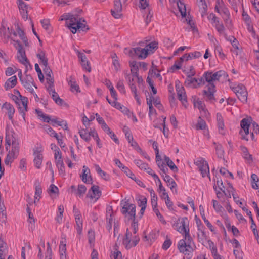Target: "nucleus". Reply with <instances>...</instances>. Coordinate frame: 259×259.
Instances as JSON below:
<instances>
[{
    "mask_svg": "<svg viewBox=\"0 0 259 259\" xmlns=\"http://www.w3.org/2000/svg\"><path fill=\"white\" fill-rule=\"evenodd\" d=\"M181 225L179 227L177 231L180 233L184 234V239L180 240L178 244V248L180 252L187 254V252H192L194 250L193 246H195L193 239L190 236L189 229L187 228V222L188 219L184 217L179 219Z\"/></svg>",
    "mask_w": 259,
    "mask_h": 259,
    "instance_id": "f257e3e1",
    "label": "nucleus"
},
{
    "mask_svg": "<svg viewBox=\"0 0 259 259\" xmlns=\"http://www.w3.org/2000/svg\"><path fill=\"white\" fill-rule=\"evenodd\" d=\"M6 149L8 151L10 148L12 144V149L9 150L5 159V164L7 165H10L14 159H16L19 153V143L17 139L13 134L6 133Z\"/></svg>",
    "mask_w": 259,
    "mask_h": 259,
    "instance_id": "f03ea898",
    "label": "nucleus"
},
{
    "mask_svg": "<svg viewBox=\"0 0 259 259\" xmlns=\"http://www.w3.org/2000/svg\"><path fill=\"white\" fill-rule=\"evenodd\" d=\"M121 211L124 215H126L128 214V220L133 221L132 225L134 228L133 233L136 234L138 227V221H136V205L134 204L127 203L122 207Z\"/></svg>",
    "mask_w": 259,
    "mask_h": 259,
    "instance_id": "7ed1b4c3",
    "label": "nucleus"
},
{
    "mask_svg": "<svg viewBox=\"0 0 259 259\" xmlns=\"http://www.w3.org/2000/svg\"><path fill=\"white\" fill-rule=\"evenodd\" d=\"M14 46L18 50V55L17 58L19 62L25 66L27 64H29L30 66V62L26 56L25 51L23 48L20 41L17 40V41H14Z\"/></svg>",
    "mask_w": 259,
    "mask_h": 259,
    "instance_id": "20e7f679",
    "label": "nucleus"
},
{
    "mask_svg": "<svg viewBox=\"0 0 259 259\" xmlns=\"http://www.w3.org/2000/svg\"><path fill=\"white\" fill-rule=\"evenodd\" d=\"M232 90L240 101L243 103L247 102L248 92L243 84H239L236 87L232 88Z\"/></svg>",
    "mask_w": 259,
    "mask_h": 259,
    "instance_id": "39448f33",
    "label": "nucleus"
},
{
    "mask_svg": "<svg viewBox=\"0 0 259 259\" xmlns=\"http://www.w3.org/2000/svg\"><path fill=\"white\" fill-rule=\"evenodd\" d=\"M176 89L178 99L186 108L188 106V101L185 89L179 84H176Z\"/></svg>",
    "mask_w": 259,
    "mask_h": 259,
    "instance_id": "423d86ee",
    "label": "nucleus"
},
{
    "mask_svg": "<svg viewBox=\"0 0 259 259\" xmlns=\"http://www.w3.org/2000/svg\"><path fill=\"white\" fill-rule=\"evenodd\" d=\"M196 163L198 165L199 171L203 177H205L206 176H209V168L207 161L203 158H200L197 160Z\"/></svg>",
    "mask_w": 259,
    "mask_h": 259,
    "instance_id": "0eeeda50",
    "label": "nucleus"
},
{
    "mask_svg": "<svg viewBox=\"0 0 259 259\" xmlns=\"http://www.w3.org/2000/svg\"><path fill=\"white\" fill-rule=\"evenodd\" d=\"M33 155L35 156L33 160L35 166L37 168H40L43 159V155L40 147H36L33 149Z\"/></svg>",
    "mask_w": 259,
    "mask_h": 259,
    "instance_id": "6e6552de",
    "label": "nucleus"
},
{
    "mask_svg": "<svg viewBox=\"0 0 259 259\" xmlns=\"http://www.w3.org/2000/svg\"><path fill=\"white\" fill-rule=\"evenodd\" d=\"M122 9V4L120 0H114V9L111 10L112 15L116 19L121 17L122 14L121 13Z\"/></svg>",
    "mask_w": 259,
    "mask_h": 259,
    "instance_id": "1a4fd4ad",
    "label": "nucleus"
},
{
    "mask_svg": "<svg viewBox=\"0 0 259 259\" xmlns=\"http://www.w3.org/2000/svg\"><path fill=\"white\" fill-rule=\"evenodd\" d=\"M23 85L31 93H33V89L32 85H33L35 88H37L35 85L34 80L30 75H26L25 77L23 79V80L21 82Z\"/></svg>",
    "mask_w": 259,
    "mask_h": 259,
    "instance_id": "9d476101",
    "label": "nucleus"
},
{
    "mask_svg": "<svg viewBox=\"0 0 259 259\" xmlns=\"http://www.w3.org/2000/svg\"><path fill=\"white\" fill-rule=\"evenodd\" d=\"M77 53L78 58L80 61L81 66L83 69L87 70L89 72L91 71V67L89 61L88 60L86 56L83 53H81L78 50H75Z\"/></svg>",
    "mask_w": 259,
    "mask_h": 259,
    "instance_id": "9b49d317",
    "label": "nucleus"
},
{
    "mask_svg": "<svg viewBox=\"0 0 259 259\" xmlns=\"http://www.w3.org/2000/svg\"><path fill=\"white\" fill-rule=\"evenodd\" d=\"M101 194V191L99 190V187L97 185H93L89 191L87 197H89L91 199L95 198L97 200L100 198Z\"/></svg>",
    "mask_w": 259,
    "mask_h": 259,
    "instance_id": "f8f14e48",
    "label": "nucleus"
},
{
    "mask_svg": "<svg viewBox=\"0 0 259 259\" xmlns=\"http://www.w3.org/2000/svg\"><path fill=\"white\" fill-rule=\"evenodd\" d=\"M160 175L163 178V180L166 183L167 186L169 187L170 190L172 191L174 189L175 193L177 194L178 192L177 189H176L177 185L172 178L168 175L164 176L162 174V173H160Z\"/></svg>",
    "mask_w": 259,
    "mask_h": 259,
    "instance_id": "ddd939ff",
    "label": "nucleus"
},
{
    "mask_svg": "<svg viewBox=\"0 0 259 259\" xmlns=\"http://www.w3.org/2000/svg\"><path fill=\"white\" fill-rule=\"evenodd\" d=\"M207 87L208 90L203 91V95L206 96L209 100H215L214 93L215 92V87L214 84H210V85H207Z\"/></svg>",
    "mask_w": 259,
    "mask_h": 259,
    "instance_id": "4468645a",
    "label": "nucleus"
},
{
    "mask_svg": "<svg viewBox=\"0 0 259 259\" xmlns=\"http://www.w3.org/2000/svg\"><path fill=\"white\" fill-rule=\"evenodd\" d=\"M134 50L135 51V56H138V58L140 59H145L148 55V49L137 47L134 48Z\"/></svg>",
    "mask_w": 259,
    "mask_h": 259,
    "instance_id": "2eb2a0df",
    "label": "nucleus"
},
{
    "mask_svg": "<svg viewBox=\"0 0 259 259\" xmlns=\"http://www.w3.org/2000/svg\"><path fill=\"white\" fill-rule=\"evenodd\" d=\"M197 82V80L196 78L193 77V76H187L184 84L186 87L196 89L198 88Z\"/></svg>",
    "mask_w": 259,
    "mask_h": 259,
    "instance_id": "dca6fc26",
    "label": "nucleus"
},
{
    "mask_svg": "<svg viewBox=\"0 0 259 259\" xmlns=\"http://www.w3.org/2000/svg\"><path fill=\"white\" fill-rule=\"evenodd\" d=\"M2 108H5L7 110L9 119L12 121L13 115L15 113V109L13 106L10 103L5 102L3 104Z\"/></svg>",
    "mask_w": 259,
    "mask_h": 259,
    "instance_id": "f3484780",
    "label": "nucleus"
},
{
    "mask_svg": "<svg viewBox=\"0 0 259 259\" xmlns=\"http://www.w3.org/2000/svg\"><path fill=\"white\" fill-rule=\"evenodd\" d=\"M90 169L88 168V167H87L86 166L84 165L83 166V174H82V175L81 176L82 181L84 183L92 184L93 182H92V178L91 176L90 175L88 177V179H87L88 174H89V173L90 174Z\"/></svg>",
    "mask_w": 259,
    "mask_h": 259,
    "instance_id": "a211bd4d",
    "label": "nucleus"
},
{
    "mask_svg": "<svg viewBox=\"0 0 259 259\" xmlns=\"http://www.w3.org/2000/svg\"><path fill=\"white\" fill-rule=\"evenodd\" d=\"M68 84L70 87V90L72 92L76 91L77 92H80L79 85L76 83L75 79L72 76H70L67 79Z\"/></svg>",
    "mask_w": 259,
    "mask_h": 259,
    "instance_id": "6ab92c4d",
    "label": "nucleus"
},
{
    "mask_svg": "<svg viewBox=\"0 0 259 259\" xmlns=\"http://www.w3.org/2000/svg\"><path fill=\"white\" fill-rule=\"evenodd\" d=\"M81 19H79V21L77 23L75 27H72V33L75 34L77 30H82V31H87L89 29L88 26L86 24L81 22Z\"/></svg>",
    "mask_w": 259,
    "mask_h": 259,
    "instance_id": "aec40b11",
    "label": "nucleus"
},
{
    "mask_svg": "<svg viewBox=\"0 0 259 259\" xmlns=\"http://www.w3.org/2000/svg\"><path fill=\"white\" fill-rule=\"evenodd\" d=\"M17 79L16 75L9 78L5 83V88L6 90L14 87L17 82Z\"/></svg>",
    "mask_w": 259,
    "mask_h": 259,
    "instance_id": "412c9836",
    "label": "nucleus"
},
{
    "mask_svg": "<svg viewBox=\"0 0 259 259\" xmlns=\"http://www.w3.org/2000/svg\"><path fill=\"white\" fill-rule=\"evenodd\" d=\"M16 27H17L16 30H17V33L18 34L20 38L23 41L25 46L26 47H28L29 43L28 41V39L25 35L24 31L21 29V28L20 27V26L18 23L16 24Z\"/></svg>",
    "mask_w": 259,
    "mask_h": 259,
    "instance_id": "4be33fe9",
    "label": "nucleus"
},
{
    "mask_svg": "<svg viewBox=\"0 0 259 259\" xmlns=\"http://www.w3.org/2000/svg\"><path fill=\"white\" fill-rule=\"evenodd\" d=\"M199 210L200 211V215L203 220L204 223L206 224L208 228L210 229L211 232L214 231V228L211 223L206 219V217L205 216L204 210L202 205L199 206Z\"/></svg>",
    "mask_w": 259,
    "mask_h": 259,
    "instance_id": "5701e85b",
    "label": "nucleus"
},
{
    "mask_svg": "<svg viewBox=\"0 0 259 259\" xmlns=\"http://www.w3.org/2000/svg\"><path fill=\"white\" fill-rule=\"evenodd\" d=\"M36 57L40 60V62H39L40 64H42L45 67H46V65H48V59L46 57L44 51L42 50L39 51V53L36 54Z\"/></svg>",
    "mask_w": 259,
    "mask_h": 259,
    "instance_id": "b1692460",
    "label": "nucleus"
},
{
    "mask_svg": "<svg viewBox=\"0 0 259 259\" xmlns=\"http://www.w3.org/2000/svg\"><path fill=\"white\" fill-rule=\"evenodd\" d=\"M164 161L166 163V165L167 166H168L172 171L174 172H177L178 171V168L168 157L165 156Z\"/></svg>",
    "mask_w": 259,
    "mask_h": 259,
    "instance_id": "393cba45",
    "label": "nucleus"
},
{
    "mask_svg": "<svg viewBox=\"0 0 259 259\" xmlns=\"http://www.w3.org/2000/svg\"><path fill=\"white\" fill-rule=\"evenodd\" d=\"M131 233L129 232L128 229H127L125 237L124 238L123 241V243L124 245H125L126 249H130L132 247V245L131 244Z\"/></svg>",
    "mask_w": 259,
    "mask_h": 259,
    "instance_id": "a878e982",
    "label": "nucleus"
},
{
    "mask_svg": "<svg viewBox=\"0 0 259 259\" xmlns=\"http://www.w3.org/2000/svg\"><path fill=\"white\" fill-rule=\"evenodd\" d=\"M69 21V22H68V21H66V24L67 25L69 29L72 32V27H75V26L77 25V23H78V22L79 21V20H78L77 18L75 17V16L73 15V17H72V18Z\"/></svg>",
    "mask_w": 259,
    "mask_h": 259,
    "instance_id": "bb28decb",
    "label": "nucleus"
},
{
    "mask_svg": "<svg viewBox=\"0 0 259 259\" xmlns=\"http://www.w3.org/2000/svg\"><path fill=\"white\" fill-rule=\"evenodd\" d=\"M240 148L243 154V157L249 162H252V156L249 153L247 148L243 146H241Z\"/></svg>",
    "mask_w": 259,
    "mask_h": 259,
    "instance_id": "cd10ccee",
    "label": "nucleus"
},
{
    "mask_svg": "<svg viewBox=\"0 0 259 259\" xmlns=\"http://www.w3.org/2000/svg\"><path fill=\"white\" fill-rule=\"evenodd\" d=\"M52 98L58 105L62 106L64 103L63 99H61L55 90H52Z\"/></svg>",
    "mask_w": 259,
    "mask_h": 259,
    "instance_id": "c85d7f7f",
    "label": "nucleus"
},
{
    "mask_svg": "<svg viewBox=\"0 0 259 259\" xmlns=\"http://www.w3.org/2000/svg\"><path fill=\"white\" fill-rule=\"evenodd\" d=\"M109 104L116 109L121 110L123 113H126L127 111H128V110L126 108L121 105L120 103L116 102L115 100L113 102H109Z\"/></svg>",
    "mask_w": 259,
    "mask_h": 259,
    "instance_id": "c756f323",
    "label": "nucleus"
},
{
    "mask_svg": "<svg viewBox=\"0 0 259 259\" xmlns=\"http://www.w3.org/2000/svg\"><path fill=\"white\" fill-rule=\"evenodd\" d=\"M177 5L179 11L183 17H186V7L185 4L179 1L177 2Z\"/></svg>",
    "mask_w": 259,
    "mask_h": 259,
    "instance_id": "7c9ffc66",
    "label": "nucleus"
},
{
    "mask_svg": "<svg viewBox=\"0 0 259 259\" xmlns=\"http://www.w3.org/2000/svg\"><path fill=\"white\" fill-rule=\"evenodd\" d=\"M242 208L243 210L246 212L247 215H249V218L251 221V228L252 230L256 229V226L253 220L251 212L245 207Z\"/></svg>",
    "mask_w": 259,
    "mask_h": 259,
    "instance_id": "2f4dec72",
    "label": "nucleus"
},
{
    "mask_svg": "<svg viewBox=\"0 0 259 259\" xmlns=\"http://www.w3.org/2000/svg\"><path fill=\"white\" fill-rule=\"evenodd\" d=\"M191 55H193V58H198L201 56L202 54L199 52H195L194 53H191L189 54H185L182 57L184 59L186 58V61L192 59Z\"/></svg>",
    "mask_w": 259,
    "mask_h": 259,
    "instance_id": "473e14b6",
    "label": "nucleus"
},
{
    "mask_svg": "<svg viewBox=\"0 0 259 259\" xmlns=\"http://www.w3.org/2000/svg\"><path fill=\"white\" fill-rule=\"evenodd\" d=\"M203 77L206 81H207L208 84V85H210V84L213 83V78L212 76V72H206L204 75Z\"/></svg>",
    "mask_w": 259,
    "mask_h": 259,
    "instance_id": "72a5a7b5",
    "label": "nucleus"
},
{
    "mask_svg": "<svg viewBox=\"0 0 259 259\" xmlns=\"http://www.w3.org/2000/svg\"><path fill=\"white\" fill-rule=\"evenodd\" d=\"M186 21H187V24L190 26L192 30L193 31H198V30L195 25V23L192 20V18L189 14H188L187 17L186 18Z\"/></svg>",
    "mask_w": 259,
    "mask_h": 259,
    "instance_id": "f704fd0d",
    "label": "nucleus"
},
{
    "mask_svg": "<svg viewBox=\"0 0 259 259\" xmlns=\"http://www.w3.org/2000/svg\"><path fill=\"white\" fill-rule=\"evenodd\" d=\"M79 133L81 138L84 139L85 141L89 142L91 138L90 137V135H89V133L87 132L86 130L82 129L79 131Z\"/></svg>",
    "mask_w": 259,
    "mask_h": 259,
    "instance_id": "c9c22d12",
    "label": "nucleus"
},
{
    "mask_svg": "<svg viewBox=\"0 0 259 259\" xmlns=\"http://www.w3.org/2000/svg\"><path fill=\"white\" fill-rule=\"evenodd\" d=\"M158 166L161 171L160 174L162 173V174L164 175V176L167 175V173L168 172L169 170L167 167V165L165 164L164 162H159Z\"/></svg>",
    "mask_w": 259,
    "mask_h": 259,
    "instance_id": "e433bc0d",
    "label": "nucleus"
},
{
    "mask_svg": "<svg viewBox=\"0 0 259 259\" xmlns=\"http://www.w3.org/2000/svg\"><path fill=\"white\" fill-rule=\"evenodd\" d=\"M217 120L218 127L221 130H223L224 127V120L221 114L220 113L217 114Z\"/></svg>",
    "mask_w": 259,
    "mask_h": 259,
    "instance_id": "4c0bfd02",
    "label": "nucleus"
},
{
    "mask_svg": "<svg viewBox=\"0 0 259 259\" xmlns=\"http://www.w3.org/2000/svg\"><path fill=\"white\" fill-rule=\"evenodd\" d=\"M206 127V123L205 121L201 118L200 117H199V120L196 125V127L197 130H204Z\"/></svg>",
    "mask_w": 259,
    "mask_h": 259,
    "instance_id": "58836bf2",
    "label": "nucleus"
},
{
    "mask_svg": "<svg viewBox=\"0 0 259 259\" xmlns=\"http://www.w3.org/2000/svg\"><path fill=\"white\" fill-rule=\"evenodd\" d=\"M227 76L228 75L226 74L225 72L223 70H220L214 73H212V76L213 78V80H219L220 78L222 76Z\"/></svg>",
    "mask_w": 259,
    "mask_h": 259,
    "instance_id": "ea45409f",
    "label": "nucleus"
},
{
    "mask_svg": "<svg viewBox=\"0 0 259 259\" xmlns=\"http://www.w3.org/2000/svg\"><path fill=\"white\" fill-rule=\"evenodd\" d=\"M87 188L83 185H79L76 193V194L79 197H81L86 192Z\"/></svg>",
    "mask_w": 259,
    "mask_h": 259,
    "instance_id": "a19ab883",
    "label": "nucleus"
},
{
    "mask_svg": "<svg viewBox=\"0 0 259 259\" xmlns=\"http://www.w3.org/2000/svg\"><path fill=\"white\" fill-rule=\"evenodd\" d=\"M215 151L218 158H222L224 156V150L221 145L218 144L216 145Z\"/></svg>",
    "mask_w": 259,
    "mask_h": 259,
    "instance_id": "79ce46f5",
    "label": "nucleus"
},
{
    "mask_svg": "<svg viewBox=\"0 0 259 259\" xmlns=\"http://www.w3.org/2000/svg\"><path fill=\"white\" fill-rule=\"evenodd\" d=\"M199 2L202 3L201 7L200 8V11L201 13L202 16L203 17L204 15L206 14L207 10V6L205 0H199Z\"/></svg>",
    "mask_w": 259,
    "mask_h": 259,
    "instance_id": "37998d69",
    "label": "nucleus"
},
{
    "mask_svg": "<svg viewBox=\"0 0 259 259\" xmlns=\"http://www.w3.org/2000/svg\"><path fill=\"white\" fill-rule=\"evenodd\" d=\"M134 162L141 169L146 170L148 167V164L142 162L141 160L136 159L134 160Z\"/></svg>",
    "mask_w": 259,
    "mask_h": 259,
    "instance_id": "c03bdc74",
    "label": "nucleus"
},
{
    "mask_svg": "<svg viewBox=\"0 0 259 259\" xmlns=\"http://www.w3.org/2000/svg\"><path fill=\"white\" fill-rule=\"evenodd\" d=\"M88 237L89 243L90 244L93 243L95 241V238L94 231L91 229L89 230L88 233Z\"/></svg>",
    "mask_w": 259,
    "mask_h": 259,
    "instance_id": "a18cd8bd",
    "label": "nucleus"
},
{
    "mask_svg": "<svg viewBox=\"0 0 259 259\" xmlns=\"http://www.w3.org/2000/svg\"><path fill=\"white\" fill-rule=\"evenodd\" d=\"M35 69L36 71L37 72L38 78L40 81H43L44 79V76L43 74L42 73L41 70L39 67V65L37 63H36L34 65Z\"/></svg>",
    "mask_w": 259,
    "mask_h": 259,
    "instance_id": "49530a36",
    "label": "nucleus"
},
{
    "mask_svg": "<svg viewBox=\"0 0 259 259\" xmlns=\"http://www.w3.org/2000/svg\"><path fill=\"white\" fill-rule=\"evenodd\" d=\"M117 89L121 93L125 94L126 93L125 87L123 84V82L122 80H119L116 85Z\"/></svg>",
    "mask_w": 259,
    "mask_h": 259,
    "instance_id": "de8ad7c7",
    "label": "nucleus"
},
{
    "mask_svg": "<svg viewBox=\"0 0 259 259\" xmlns=\"http://www.w3.org/2000/svg\"><path fill=\"white\" fill-rule=\"evenodd\" d=\"M215 27L220 34L224 33L225 27L222 23L220 24L219 21L215 23Z\"/></svg>",
    "mask_w": 259,
    "mask_h": 259,
    "instance_id": "09e8293b",
    "label": "nucleus"
},
{
    "mask_svg": "<svg viewBox=\"0 0 259 259\" xmlns=\"http://www.w3.org/2000/svg\"><path fill=\"white\" fill-rule=\"evenodd\" d=\"M240 125L241 128L243 130L249 128L250 125V122L248 121V119L243 118L241 121Z\"/></svg>",
    "mask_w": 259,
    "mask_h": 259,
    "instance_id": "8fccbe9b",
    "label": "nucleus"
},
{
    "mask_svg": "<svg viewBox=\"0 0 259 259\" xmlns=\"http://www.w3.org/2000/svg\"><path fill=\"white\" fill-rule=\"evenodd\" d=\"M220 9H221V13L222 14V17L223 16H227L228 18V16H230V13L227 7L224 5L220 6Z\"/></svg>",
    "mask_w": 259,
    "mask_h": 259,
    "instance_id": "3c124183",
    "label": "nucleus"
},
{
    "mask_svg": "<svg viewBox=\"0 0 259 259\" xmlns=\"http://www.w3.org/2000/svg\"><path fill=\"white\" fill-rule=\"evenodd\" d=\"M46 254V259H52V251L50 244L49 242L47 243V248Z\"/></svg>",
    "mask_w": 259,
    "mask_h": 259,
    "instance_id": "603ef678",
    "label": "nucleus"
},
{
    "mask_svg": "<svg viewBox=\"0 0 259 259\" xmlns=\"http://www.w3.org/2000/svg\"><path fill=\"white\" fill-rule=\"evenodd\" d=\"M213 202V207L215 210L217 212H222L223 208V207L219 204L217 201L215 200H212Z\"/></svg>",
    "mask_w": 259,
    "mask_h": 259,
    "instance_id": "864d4df0",
    "label": "nucleus"
},
{
    "mask_svg": "<svg viewBox=\"0 0 259 259\" xmlns=\"http://www.w3.org/2000/svg\"><path fill=\"white\" fill-rule=\"evenodd\" d=\"M59 190L57 187L54 184H51L48 189V193L50 194L51 193L58 194Z\"/></svg>",
    "mask_w": 259,
    "mask_h": 259,
    "instance_id": "5fc2aeb1",
    "label": "nucleus"
},
{
    "mask_svg": "<svg viewBox=\"0 0 259 259\" xmlns=\"http://www.w3.org/2000/svg\"><path fill=\"white\" fill-rule=\"evenodd\" d=\"M40 23L42 25V27L48 30L49 27L50 26V20L48 19H45L41 20Z\"/></svg>",
    "mask_w": 259,
    "mask_h": 259,
    "instance_id": "6e6d98bb",
    "label": "nucleus"
},
{
    "mask_svg": "<svg viewBox=\"0 0 259 259\" xmlns=\"http://www.w3.org/2000/svg\"><path fill=\"white\" fill-rule=\"evenodd\" d=\"M171 241L167 237L166 240L164 241L162 245V248L164 250H167L168 248H169V247L171 245Z\"/></svg>",
    "mask_w": 259,
    "mask_h": 259,
    "instance_id": "4d7b16f0",
    "label": "nucleus"
},
{
    "mask_svg": "<svg viewBox=\"0 0 259 259\" xmlns=\"http://www.w3.org/2000/svg\"><path fill=\"white\" fill-rule=\"evenodd\" d=\"M139 7L142 9H145L149 6V0H140Z\"/></svg>",
    "mask_w": 259,
    "mask_h": 259,
    "instance_id": "13d9d810",
    "label": "nucleus"
},
{
    "mask_svg": "<svg viewBox=\"0 0 259 259\" xmlns=\"http://www.w3.org/2000/svg\"><path fill=\"white\" fill-rule=\"evenodd\" d=\"M217 185L219 188V189L222 191L224 193H225V186L223 184L222 180L221 179L219 180L218 178L217 177Z\"/></svg>",
    "mask_w": 259,
    "mask_h": 259,
    "instance_id": "bf43d9fd",
    "label": "nucleus"
},
{
    "mask_svg": "<svg viewBox=\"0 0 259 259\" xmlns=\"http://www.w3.org/2000/svg\"><path fill=\"white\" fill-rule=\"evenodd\" d=\"M130 67H131V72L139 70V68L137 64V62L136 61H133L132 62H130Z\"/></svg>",
    "mask_w": 259,
    "mask_h": 259,
    "instance_id": "052dcab7",
    "label": "nucleus"
},
{
    "mask_svg": "<svg viewBox=\"0 0 259 259\" xmlns=\"http://www.w3.org/2000/svg\"><path fill=\"white\" fill-rule=\"evenodd\" d=\"M47 133L52 137H54L55 138H58V134L55 132V131L51 127H48L47 129H46Z\"/></svg>",
    "mask_w": 259,
    "mask_h": 259,
    "instance_id": "680f3d73",
    "label": "nucleus"
},
{
    "mask_svg": "<svg viewBox=\"0 0 259 259\" xmlns=\"http://www.w3.org/2000/svg\"><path fill=\"white\" fill-rule=\"evenodd\" d=\"M157 196L156 194H154L153 196L151 197V204L153 208H157Z\"/></svg>",
    "mask_w": 259,
    "mask_h": 259,
    "instance_id": "e2e57ef3",
    "label": "nucleus"
},
{
    "mask_svg": "<svg viewBox=\"0 0 259 259\" xmlns=\"http://www.w3.org/2000/svg\"><path fill=\"white\" fill-rule=\"evenodd\" d=\"M153 209L160 221L163 223H165V221L164 220L163 217L160 214L159 210L157 208H153Z\"/></svg>",
    "mask_w": 259,
    "mask_h": 259,
    "instance_id": "0e129e2a",
    "label": "nucleus"
},
{
    "mask_svg": "<svg viewBox=\"0 0 259 259\" xmlns=\"http://www.w3.org/2000/svg\"><path fill=\"white\" fill-rule=\"evenodd\" d=\"M132 147H133L138 152H142V150L139 147L138 143L134 140H132V142L130 143Z\"/></svg>",
    "mask_w": 259,
    "mask_h": 259,
    "instance_id": "69168bd1",
    "label": "nucleus"
},
{
    "mask_svg": "<svg viewBox=\"0 0 259 259\" xmlns=\"http://www.w3.org/2000/svg\"><path fill=\"white\" fill-rule=\"evenodd\" d=\"M8 253V247L0 248V259H5V256Z\"/></svg>",
    "mask_w": 259,
    "mask_h": 259,
    "instance_id": "338daca9",
    "label": "nucleus"
},
{
    "mask_svg": "<svg viewBox=\"0 0 259 259\" xmlns=\"http://www.w3.org/2000/svg\"><path fill=\"white\" fill-rule=\"evenodd\" d=\"M182 66L178 63V62L177 61H175V64L171 66V67L169 69V71L171 72H174L177 69H180L181 68Z\"/></svg>",
    "mask_w": 259,
    "mask_h": 259,
    "instance_id": "774afa93",
    "label": "nucleus"
}]
</instances>
